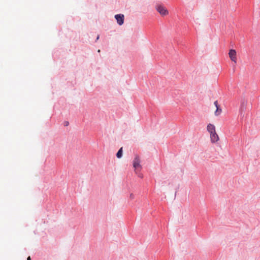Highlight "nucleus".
Returning a JSON list of instances; mask_svg holds the SVG:
<instances>
[{
	"label": "nucleus",
	"mask_w": 260,
	"mask_h": 260,
	"mask_svg": "<svg viewBox=\"0 0 260 260\" xmlns=\"http://www.w3.org/2000/svg\"><path fill=\"white\" fill-rule=\"evenodd\" d=\"M140 171H137V173H136L138 175V176L141 178H142L143 177V175L142 173H140L139 172Z\"/></svg>",
	"instance_id": "1a4fd4ad"
},
{
	"label": "nucleus",
	"mask_w": 260,
	"mask_h": 260,
	"mask_svg": "<svg viewBox=\"0 0 260 260\" xmlns=\"http://www.w3.org/2000/svg\"><path fill=\"white\" fill-rule=\"evenodd\" d=\"M122 148L121 147L117 152L116 154V156L118 158H120L122 156Z\"/></svg>",
	"instance_id": "6e6552de"
},
{
	"label": "nucleus",
	"mask_w": 260,
	"mask_h": 260,
	"mask_svg": "<svg viewBox=\"0 0 260 260\" xmlns=\"http://www.w3.org/2000/svg\"><path fill=\"white\" fill-rule=\"evenodd\" d=\"M229 57L231 60L235 63L237 62V53L235 50L231 49L229 53Z\"/></svg>",
	"instance_id": "20e7f679"
},
{
	"label": "nucleus",
	"mask_w": 260,
	"mask_h": 260,
	"mask_svg": "<svg viewBox=\"0 0 260 260\" xmlns=\"http://www.w3.org/2000/svg\"><path fill=\"white\" fill-rule=\"evenodd\" d=\"M99 39V36H98L96 38V40H98Z\"/></svg>",
	"instance_id": "ddd939ff"
},
{
	"label": "nucleus",
	"mask_w": 260,
	"mask_h": 260,
	"mask_svg": "<svg viewBox=\"0 0 260 260\" xmlns=\"http://www.w3.org/2000/svg\"><path fill=\"white\" fill-rule=\"evenodd\" d=\"M214 105L215 106V107L217 108V107H219V105H218V102L217 101H216L214 102Z\"/></svg>",
	"instance_id": "9d476101"
},
{
	"label": "nucleus",
	"mask_w": 260,
	"mask_h": 260,
	"mask_svg": "<svg viewBox=\"0 0 260 260\" xmlns=\"http://www.w3.org/2000/svg\"><path fill=\"white\" fill-rule=\"evenodd\" d=\"M247 105V101L245 100H243L241 102V106L240 108V112L242 114L245 109H246V107Z\"/></svg>",
	"instance_id": "423d86ee"
},
{
	"label": "nucleus",
	"mask_w": 260,
	"mask_h": 260,
	"mask_svg": "<svg viewBox=\"0 0 260 260\" xmlns=\"http://www.w3.org/2000/svg\"><path fill=\"white\" fill-rule=\"evenodd\" d=\"M133 167L135 168L136 173H137V171H141L142 167L140 165V160L138 156H136L133 161Z\"/></svg>",
	"instance_id": "f03ea898"
},
{
	"label": "nucleus",
	"mask_w": 260,
	"mask_h": 260,
	"mask_svg": "<svg viewBox=\"0 0 260 260\" xmlns=\"http://www.w3.org/2000/svg\"><path fill=\"white\" fill-rule=\"evenodd\" d=\"M69 125V122L68 121H66L64 122V125L65 126H68Z\"/></svg>",
	"instance_id": "9b49d317"
},
{
	"label": "nucleus",
	"mask_w": 260,
	"mask_h": 260,
	"mask_svg": "<svg viewBox=\"0 0 260 260\" xmlns=\"http://www.w3.org/2000/svg\"><path fill=\"white\" fill-rule=\"evenodd\" d=\"M207 130L210 134L211 142L212 143L217 142L219 140V137L217 134L214 125L209 123L207 126Z\"/></svg>",
	"instance_id": "f257e3e1"
},
{
	"label": "nucleus",
	"mask_w": 260,
	"mask_h": 260,
	"mask_svg": "<svg viewBox=\"0 0 260 260\" xmlns=\"http://www.w3.org/2000/svg\"><path fill=\"white\" fill-rule=\"evenodd\" d=\"M156 10L159 13L163 16L168 14V11L166 8L161 5H158L156 7Z\"/></svg>",
	"instance_id": "7ed1b4c3"
},
{
	"label": "nucleus",
	"mask_w": 260,
	"mask_h": 260,
	"mask_svg": "<svg viewBox=\"0 0 260 260\" xmlns=\"http://www.w3.org/2000/svg\"><path fill=\"white\" fill-rule=\"evenodd\" d=\"M27 260H31V258L30 256H28L27 258Z\"/></svg>",
	"instance_id": "f8f14e48"
},
{
	"label": "nucleus",
	"mask_w": 260,
	"mask_h": 260,
	"mask_svg": "<svg viewBox=\"0 0 260 260\" xmlns=\"http://www.w3.org/2000/svg\"><path fill=\"white\" fill-rule=\"evenodd\" d=\"M221 112H222L221 109H220L219 108V107H217L216 108V110L215 112V115L216 116H218L221 114Z\"/></svg>",
	"instance_id": "0eeeda50"
},
{
	"label": "nucleus",
	"mask_w": 260,
	"mask_h": 260,
	"mask_svg": "<svg viewBox=\"0 0 260 260\" xmlns=\"http://www.w3.org/2000/svg\"><path fill=\"white\" fill-rule=\"evenodd\" d=\"M115 18L116 19L117 23L119 25H121L124 23V16L123 14H116L115 15Z\"/></svg>",
	"instance_id": "39448f33"
}]
</instances>
